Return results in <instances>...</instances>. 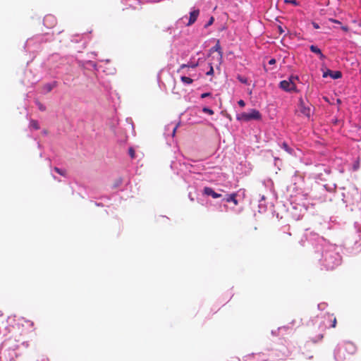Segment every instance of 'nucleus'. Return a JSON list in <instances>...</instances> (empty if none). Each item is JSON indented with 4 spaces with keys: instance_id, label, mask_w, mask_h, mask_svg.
<instances>
[{
    "instance_id": "obj_16",
    "label": "nucleus",
    "mask_w": 361,
    "mask_h": 361,
    "mask_svg": "<svg viewBox=\"0 0 361 361\" xmlns=\"http://www.w3.org/2000/svg\"><path fill=\"white\" fill-rule=\"evenodd\" d=\"M212 49L214 50L218 51L221 56L222 55L221 48V46L219 45V42Z\"/></svg>"
},
{
    "instance_id": "obj_33",
    "label": "nucleus",
    "mask_w": 361,
    "mask_h": 361,
    "mask_svg": "<svg viewBox=\"0 0 361 361\" xmlns=\"http://www.w3.org/2000/svg\"><path fill=\"white\" fill-rule=\"evenodd\" d=\"M177 128H178V126H176L173 128V133H172V136H173H173L175 135V134H176V130H177Z\"/></svg>"
},
{
    "instance_id": "obj_2",
    "label": "nucleus",
    "mask_w": 361,
    "mask_h": 361,
    "mask_svg": "<svg viewBox=\"0 0 361 361\" xmlns=\"http://www.w3.org/2000/svg\"><path fill=\"white\" fill-rule=\"evenodd\" d=\"M262 115L257 109H251L250 112H243L237 115L238 121H249L251 120H260Z\"/></svg>"
},
{
    "instance_id": "obj_6",
    "label": "nucleus",
    "mask_w": 361,
    "mask_h": 361,
    "mask_svg": "<svg viewBox=\"0 0 361 361\" xmlns=\"http://www.w3.org/2000/svg\"><path fill=\"white\" fill-rule=\"evenodd\" d=\"M203 193L208 196H212L213 198H219L221 197V195L214 191L212 188L204 187Z\"/></svg>"
},
{
    "instance_id": "obj_30",
    "label": "nucleus",
    "mask_w": 361,
    "mask_h": 361,
    "mask_svg": "<svg viewBox=\"0 0 361 361\" xmlns=\"http://www.w3.org/2000/svg\"><path fill=\"white\" fill-rule=\"evenodd\" d=\"M312 25H313L314 28H315V29H319V25L317 23L313 22L312 23Z\"/></svg>"
},
{
    "instance_id": "obj_21",
    "label": "nucleus",
    "mask_w": 361,
    "mask_h": 361,
    "mask_svg": "<svg viewBox=\"0 0 361 361\" xmlns=\"http://www.w3.org/2000/svg\"><path fill=\"white\" fill-rule=\"evenodd\" d=\"M207 75H212L214 74V68L212 65H210L209 71L207 72L206 73Z\"/></svg>"
},
{
    "instance_id": "obj_9",
    "label": "nucleus",
    "mask_w": 361,
    "mask_h": 361,
    "mask_svg": "<svg viewBox=\"0 0 361 361\" xmlns=\"http://www.w3.org/2000/svg\"><path fill=\"white\" fill-rule=\"evenodd\" d=\"M57 85V82L56 81L52 83H47L43 86V90L45 93L51 92L53 88H54Z\"/></svg>"
},
{
    "instance_id": "obj_27",
    "label": "nucleus",
    "mask_w": 361,
    "mask_h": 361,
    "mask_svg": "<svg viewBox=\"0 0 361 361\" xmlns=\"http://www.w3.org/2000/svg\"><path fill=\"white\" fill-rule=\"evenodd\" d=\"M197 66V63H189V67L188 68H195Z\"/></svg>"
},
{
    "instance_id": "obj_34",
    "label": "nucleus",
    "mask_w": 361,
    "mask_h": 361,
    "mask_svg": "<svg viewBox=\"0 0 361 361\" xmlns=\"http://www.w3.org/2000/svg\"><path fill=\"white\" fill-rule=\"evenodd\" d=\"M306 355V357H307L308 359H311V358H312V357H313V355H312V354H311V355L307 354V355Z\"/></svg>"
},
{
    "instance_id": "obj_35",
    "label": "nucleus",
    "mask_w": 361,
    "mask_h": 361,
    "mask_svg": "<svg viewBox=\"0 0 361 361\" xmlns=\"http://www.w3.org/2000/svg\"><path fill=\"white\" fill-rule=\"evenodd\" d=\"M287 235H288V236H290V235H291V233H287Z\"/></svg>"
},
{
    "instance_id": "obj_28",
    "label": "nucleus",
    "mask_w": 361,
    "mask_h": 361,
    "mask_svg": "<svg viewBox=\"0 0 361 361\" xmlns=\"http://www.w3.org/2000/svg\"><path fill=\"white\" fill-rule=\"evenodd\" d=\"M275 63H276V59H271L269 61V64H270V65H274Z\"/></svg>"
},
{
    "instance_id": "obj_26",
    "label": "nucleus",
    "mask_w": 361,
    "mask_h": 361,
    "mask_svg": "<svg viewBox=\"0 0 361 361\" xmlns=\"http://www.w3.org/2000/svg\"><path fill=\"white\" fill-rule=\"evenodd\" d=\"M238 105H239L240 106H241V107H244V106H245V102H244L243 100H242V99L239 100V101L238 102Z\"/></svg>"
},
{
    "instance_id": "obj_4",
    "label": "nucleus",
    "mask_w": 361,
    "mask_h": 361,
    "mask_svg": "<svg viewBox=\"0 0 361 361\" xmlns=\"http://www.w3.org/2000/svg\"><path fill=\"white\" fill-rule=\"evenodd\" d=\"M330 76L333 79H338L342 77V73L341 71H333L329 69H326V71L323 73V78H326Z\"/></svg>"
},
{
    "instance_id": "obj_29",
    "label": "nucleus",
    "mask_w": 361,
    "mask_h": 361,
    "mask_svg": "<svg viewBox=\"0 0 361 361\" xmlns=\"http://www.w3.org/2000/svg\"><path fill=\"white\" fill-rule=\"evenodd\" d=\"M329 20L333 22V23H334L341 24V22L339 20H338L330 18Z\"/></svg>"
},
{
    "instance_id": "obj_1",
    "label": "nucleus",
    "mask_w": 361,
    "mask_h": 361,
    "mask_svg": "<svg viewBox=\"0 0 361 361\" xmlns=\"http://www.w3.org/2000/svg\"><path fill=\"white\" fill-rule=\"evenodd\" d=\"M356 352V346L351 342H345L339 347L335 354L337 361H350V357Z\"/></svg>"
},
{
    "instance_id": "obj_3",
    "label": "nucleus",
    "mask_w": 361,
    "mask_h": 361,
    "mask_svg": "<svg viewBox=\"0 0 361 361\" xmlns=\"http://www.w3.org/2000/svg\"><path fill=\"white\" fill-rule=\"evenodd\" d=\"M298 78L296 76H290L288 80H284L280 82L279 87L286 92H291L296 90V85L294 82V80H298Z\"/></svg>"
},
{
    "instance_id": "obj_12",
    "label": "nucleus",
    "mask_w": 361,
    "mask_h": 361,
    "mask_svg": "<svg viewBox=\"0 0 361 361\" xmlns=\"http://www.w3.org/2000/svg\"><path fill=\"white\" fill-rule=\"evenodd\" d=\"M30 127L35 130H39L40 128L39 123L36 120H32L30 123Z\"/></svg>"
},
{
    "instance_id": "obj_17",
    "label": "nucleus",
    "mask_w": 361,
    "mask_h": 361,
    "mask_svg": "<svg viewBox=\"0 0 361 361\" xmlns=\"http://www.w3.org/2000/svg\"><path fill=\"white\" fill-rule=\"evenodd\" d=\"M202 111L204 112V113H207V114H208L209 115H213L214 114V111L210 109L208 107H204L202 109Z\"/></svg>"
},
{
    "instance_id": "obj_31",
    "label": "nucleus",
    "mask_w": 361,
    "mask_h": 361,
    "mask_svg": "<svg viewBox=\"0 0 361 361\" xmlns=\"http://www.w3.org/2000/svg\"><path fill=\"white\" fill-rule=\"evenodd\" d=\"M341 29L345 31V32H348L349 30V28L348 26H342L341 27Z\"/></svg>"
},
{
    "instance_id": "obj_11",
    "label": "nucleus",
    "mask_w": 361,
    "mask_h": 361,
    "mask_svg": "<svg viewBox=\"0 0 361 361\" xmlns=\"http://www.w3.org/2000/svg\"><path fill=\"white\" fill-rule=\"evenodd\" d=\"M180 80L183 82V83H185V84H192L193 82V80L191 79L190 78H188L187 76H181L180 77Z\"/></svg>"
},
{
    "instance_id": "obj_5",
    "label": "nucleus",
    "mask_w": 361,
    "mask_h": 361,
    "mask_svg": "<svg viewBox=\"0 0 361 361\" xmlns=\"http://www.w3.org/2000/svg\"><path fill=\"white\" fill-rule=\"evenodd\" d=\"M300 111L307 117H310L311 115V109L310 106H305L304 102L302 99H300Z\"/></svg>"
},
{
    "instance_id": "obj_19",
    "label": "nucleus",
    "mask_w": 361,
    "mask_h": 361,
    "mask_svg": "<svg viewBox=\"0 0 361 361\" xmlns=\"http://www.w3.org/2000/svg\"><path fill=\"white\" fill-rule=\"evenodd\" d=\"M214 17H211L207 23L204 25L205 27H208L209 26L212 25L214 23Z\"/></svg>"
},
{
    "instance_id": "obj_10",
    "label": "nucleus",
    "mask_w": 361,
    "mask_h": 361,
    "mask_svg": "<svg viewBox=\"0 0 361 361\" xmlns=\"http://www.w3.org/2000/svg\"><path fill=\"white\" fill-rule=\"evenodd\" d=\"M310 49L311 50L312 52L318 54L321 59H324L325 58L324 55L322 53L321 49L318 48L317 46L311 45L310 47Z\"/></svg>"
},
{
    "instance_id": "obj_15",
    "label": "nucleus",
    "mask_w": 361,
    "mask_h": 361,
    "mask_svg": "<svg viewBox=\"0 0 361 361\" xmlns=\"http://www.w3.org/2000/svg\"><path fill=\"white\" fill-rule=\"evenodd\" d=\"M237 78L242 83H244V84H247L248 83L247 78H245V77H243V76H241V75H238Z\"/></svg>"
},
{
    "instance_id": "obj_8",
    "label": "nucleus",
    "mask_w": 361,
    "mask_h": 361,
    "mask_svg": "<svg viewBox=\"0 0 361 361\" xmlns=\"http://www.w3.org/2000/svg\"><path fill=\"white\" fill-rule=\"evenodd\" d=\"M237 193L234 192V193H232V194H230V195H228L226 196V197L225 198V200L227 202H232L235 206H237L238 204V200L236 199L237 197Z\"/></svg>"
},
{
    "instance_id": "obj_25",
    "label": "nucleus",
    "mask_w": 361,
    "mask_h": 361,
    "mask_svg": "<svg viewBox=\"0 0 361 361\" xmlns=\"http://www.w3.org/2000/svg\"><path fill=\"white\" fill-rule=\"evenodd\" d=\"M211 96V93L210 92H205V93H203L201 94V98H205V97H209Z\"/></svg>"
},
{
    "instance_id": "obj_23",
    "label": "nucleus",
    "mask_w": 361,
    "mask_h": 361,
    "mask_svg": "<svg viewBox=\"0 0 361 361\" xmlns=\"http://www.w3.org/2000/svg\"><path fill=\"white\" fill-rule=\"evenodd\" d=\"M129 154H130V156L131 158L135 157V151L133 150V149H132V148L129 149Z\"/></svg>"
},
{
    "instance_id": "obj_32",
    "label": "nucleus",
    "mask_w": 361,
    "mask_h": 361,
    "mask_svg": "<svg viewBox=\"0 0 361 361\" xmlns=\"http://www.w3.org/2000/svg\"><path fill=\"white\" fill-rule=\"evenodd\" d=\"M288 2H289V3H290V4H293V5H298V3H297L296 0H290Z\"/></svg>"
},
{
    "instance_id": "obj_18",
    "label": "nucleus",
    "mask_w": 361,
    "mask_h": 361,
    "mask_svg": "<svg viewBox=\"0 0 361 361\" xmlns=\"http://www.w3.org/2000/svg\"><path fill=\"white\" fill-rule=\"evenodd\" d=\"M282 147L288 153H291L292 149L288 147V145L286 142H283L282 144Z\"/></svg>"
},
{
    "instance_id": "obj_14",
    "label": "nucleus",
    "mask_w": 361,
    "mask_h": 361,
    "mask_svg": "<svg viewBox=\"0 0 361 361\" xmlns=\"http://www.w3.org/2000/svg\"><path fill=\"white\" fill-rule=\"evenodd\" d=\"M54 171L62 176H66V171L65 170H62L58 167H54Z\"/></svg>"
},
{
    "instance_id": "obj_20",
    "label": "nucleus",
    "mask_w": 361,
    "mask_h": 361,
    "mask_svg": "<svg viewBox=\"0 0 361 361\" xmlns=\"http://www.w3.org/2000/svg\"><path fill=\"white\" fill-rule=\"evenodd\" d=\"M329 319H330L331 322H332L331 326L332 328H335L336 326V317H334L333 319H331V318H329Z\"/></svg>"
},
{
    "instance_id": "obj_22",
    "label": "nucleus",
    "mask_w": 361,
    "mask_h": 361,
    "mask_svg": "<svg viewBox=\"0 0 361 361\" xmlns=\"http://www.w3.org/2000/svg\"><path fill=\"white\" fill-rule=\"evenodd\" d=\"M49 20H53V21H55L54 20V18L52 16H47L44 18V22Z\"/></svg>"
},
{
    "instance_id": "obj_24",
    "label": "nucleus",
    "mask_w": 361,
    "mask_h": 361,
    "mask_svg": "<svg viewBox=\"0 0 361 361\" xmlns=\"http://www.w3.org/2000/svg\"><path fill=\"white\" fill-rule=\"evenodd\" d=\"M186 67H189V63H188V64H182L180 66L179 69L178 70V72H180L182 69H183V68H185Z\"/></svg>"
},
{
    "instance_id": "obj_13",
    "label": "nucleus",
    "mask_w": 361,
    "mask_h": 361,
    "mask_svg": "<svg viewBox=\"0 0 361 361\" xmlns=\"http://www.w3.org/2000/svg\"><path fill=\"white\" fill-rule=\"evenodd\" d=\"M35 104L37 106L39 111H46V106L43 104H42L39 101H38L37 99L35 100Z\"/></svg>"
},
{
    "instance_id": "obj_7",
    "label": "nucleus",
    "mask_w": 361,
    "mask_h": 361,
    "mask_svg": "<svg viewBox=\"0 0 361 361\" xmlns=\"http://www.w3.org/2000/svg\"><path fill=\"white\" fill-rule=\"evenodd\" d=\"M199 13H200V11L198 9L194 10L192 12H190V18H189V21L188 23V25H191L196 21V20L199 16Z\"/></svg>"
}]
</instances>
